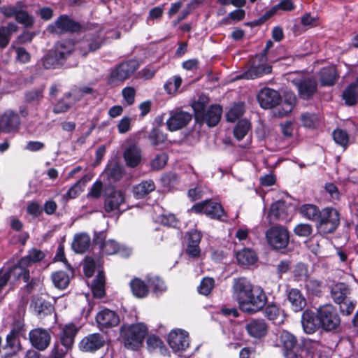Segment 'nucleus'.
Returning a JSON list of instances; mask_svg holds the SVG:
<instances>
[{"instance_id": "79ce46f5", "label": "nucleus", "mask_w": 358, "mask_h": 358, "mask_svg": "<svg viewBox=\"0 0 358 358\" xmlns=\"http://www.w3.org/2000/svg\"><path fill=\"white\" fill-rule=\"evenodd\" d=\"M299 212L306 219L317 222L320 211L315 205L305 204L301 206Z\"/></svg>"}, {"instance_id": "6e6d98bb", "label": "nucleus", "mask_w": 358, "mask_h": 358, "mask_svg": "<svg viewBox=\"0 0 358 358\" xmlns=\"http://www.w3.org/2000/svg\"><path fill=\"white\" fill-rule=\"evenodd\" d=\"M213 287L214 280L211 278H204L198 287V291L201 294L208 295Z\"/></svg>"}, {"instance_id": "1a4fd4ad", "label": "nucleus", "mask_w": 358, "mask_h": 358, "mask_svg": "<svg viewBox=\"0 0 358 358\" xmlns=\"http://www.w3.org/2000/svg\"><path fill=\"white\" fill-rule=\"evenodd\" d=\"M254 288L251 282L246 278H234L231 287L232 297L238 302L239 306L244 299L248 297V294Z\"/></svg>"}, {"instance_id": "cd10ccee", "label": "nucleus", "mask_w": 358, "mask_h": 358, "mask_svg": "<svg viewBox=\"0 0 358 358\" xmlns=\"http://www.w3.org/2000/svg\"><path fill=\"white\" fill-rule=\"evenodd\" d=\"M124 201V195L121 191H113L105 200L104 209L107 213L113 212L119 209Z\"/></svg>"}, {"instance_id": "a878e982", "label": "nucleus", "mask_w": 358, "mask_h": 358, "mask_svg": "<svg viewBox=\"0 0 358 358\" xmlns=\"http://www.w3.org/2000/svg\"><path fill=\"white\" fill-rule=\"evenodd\" d=\"M280 345L282 347L285 355L289 357L295 353L298 343L296 337L287 331H282L280 336Z\"/></svg>"}, {"instance_id": "6ab92c4d", "label": "nucleus", "mask_w": 358, "mask_h": 358, "mask_svg": "<svg viewBox=\"0 0 358 358\" xmlns=\"http://www.w3.org/2000/svg\"><path fill=\"white\" fill-rule=\"evenodd\" d=\"M301 324L303 331L308 334H313L321 327L317 314L308 310L303 313Z\"/></svg>"}, {"instance_id": "052dcab7", "label": "nucleus", "mask_w": 358, "mask_h": 358, "mask_svg": "<svg viewBox=\"0 0 358 358\" xmlns=\"http://www.w3.org/2000/svg\"><path fill=\"white\" fill-rule=\"evenodd\" d=\"M167 160V155L164 152L160 153L152 160L151 166L153 169L159 170L165 166Z\"/></svg>"}, {"instance_id": "f03ea898", "label": "nucleus", "mask_w": 358, "mask_h": 358, "mask_svg": "<svg viewBox=\"0 0 358 358\" xmlns=\"http://www.w3.org/2000/svg\"><path fill=\"white\" fill-rule=\"evenodd\" d=\"M139 66L138 62L135 59H130L122 62L113 69L108 79V83L111 85H119L129 78Z\"/></svg>"}, {"instance_id": "680f3d73", "label": "nucleus", "mask_w": 358, "mask_h": 358, "mask_svg": "<svg viewBox=\"0 0 358 358\" xmlns=\"http://www.w3.org/2000/svg\"><path fill=\"white\" fill-rule=\"evenodd\" d=\"M296 235L299 236H308L313 232V227L309 224H299L294 229Z\"/></svg>"}, {"instance_id": "09e8293b", "label": "nucleus", "mask_w": 358, "mask_h": 358, "mask_svg": "<svg viewBox=\"0 0 358 358\" xmlns=\"http://www.w3.org/2000/svg\"><path fill=\"white\" fill-rule=\"evenodd\" d=\"M208 103V99L206 96H200L196 101L192 103V108L195 113V119L196 121L200 120L204 113V108Z\"/></svg>"}, {"instance_id": "7ed1b4c3", "label": "nucleus", "mask_w": 358, "mask_h": 358, "mask_svg": "<svg viewBox=\"0 0 358 358\" xmlns=\"http://www.w3.org/2000/svg\"><path fill=\"white\" fill-rule=\"evenodd\" d=\"M265 238L272 248L282 250L287 248L289 243V232L283 226L274 225L266 231Z\"/></svg>"}, {"instance_id": "13d9d810", "label": "nucleus", "mask_w": 358, "mask_h": 358, "mask_svg": "<svg viewBox=\"0 0 358 358\" xmlns=\"http://www.w3.org/2000/svg\"><path fill=\"white\" fill-rule=\"evenodd\" d=\"M294 102H295L294 96H291L289 98L288 101L287 100L284 101L283 103H282V106H280L281 109L280 108L278 109V115L279 116H285L287 114H288L289 113H290L294 108Z\"/></svg>"}, {"instance_id": "9d476101", "label": "nucleus", "mask_w": 358, "mask_h": 358, "mask_svg": "<svg viewBox=\"0 0 358 358\" xmlns=\"http://www.w3.org/2000/svg\"><path fill=\"white\" fill-rule=\"evenodd\" d=\"M168 343L173 351H184L189 345L188 333L182 329L171 331L169 334Z\"/></svg>"}, {"instance_id": "c756f323", "label": "nucleus", "mask_w": 358, "mask_h": 358, "mask_svg": "<svg viewBox=\"0 0 358 358\" xmlns=\"http://www.w3.org/2000/svg\"><path fill=\"white\" fill-rule=\"evenodd\" d=\"M269 217L278 221L288 220L287 206L285 201H278L273 203L270 208Z\"/></svg>"}, {"instance_id": "e433bc0d", "label": "nucleus", "mask_w": 358, "mask_h": 358, "mask_svg": "<svg viewBox=\"0 0 358 358\" xmlns=\"http://www.w3.org/2000/svg\"><path fill=\"white\" fill-rule=\"evenodd\" d=\"M105 279L103 273L101 271L98 272L96 278L92 284V291L96 298H102L105 294L104 289Z\"/></svg>"}, {"instance_id": "0eeeda50", "label": "nucleus", "mask_w": 358, "mask_h": 358, "mask_svg": "<svg viewBox=\"0 0 358 358\" xmlns=\"http://www.w3.org/2000/svg\"><path fill=\"white\" fill-rule=\"evenodd\" d=\"M44 257L43 252L36 249L31 250L27 256L22 258L18 264L13 266L11 271L17 278H22L24 282L29 278V272L26 269V266L30 262H36L41 261Z\"/></svg>"}, {"instance_id": "864d4df0", "label": "nucleus", "mask_w": 358, "mask_h": 358, "mask_svg": "<svg viewBox=\"0 0 358 358\" xmlns=\"http://www.w3.org/2000/svg\"><path fill=\"white\" fill-rule=\"evenodd\" d=\"M182 83V79L179 76H175L169 79L164 85V88L169 94H174L177 92Z\"/></svg>"}, {"instance_id": "f3484780", "label": "nucleus", "mask_w": 358, "mask_h": 358, "mask_svg": "<svg viewBox=\"0 0 358 358\" xmlns=\"http://www.w3.org/2000/svg\"><path fill=\"white\" fill-rule=\"evenodd\" d=\"M123 157L127 166L134 168L142 162V151L139 146L132 144L127 147L123 152Z\"/></svg>"}, {"instance_id": "393cba45", "label": "nucleus", "mask_w": 358, "mask_h": 358, "mask_svg": "<svg viewBox=\"0 0 358 358\" xmlns=\"http://www.w3.org/2000/svg\"><path fill=\"white\" fill-rule=\"evenodd\" d=\"M287 299L294 312L302 310L306 306V298L301 292L296 288H292L288 291Z\"/></svg>"}, {"instance_id": "bf43d9fd", "label": "nucleus", "mask_w": 358, "mask_h": 358, "mask_svg": "<svg viewBox=\"0 0 358 358\" xmlns=\"http://www.w3.org/2000/svg\"><path fill=\"white\" fill-rule=\"evenodd\" d=\"M43 89H32L25 92V101L27 102H33L41 100L43 95Z\"/></svg>"}, {"instance_id": "ea45409f", "label": "nucleus", "mask_w": 358, "mask_h": 358, "mask_svg": "<svg viewBox=\"0 0 358 358\" xmlns=\"http://www.w3.org/2000/svg\"><path fill=\"white\" fill-rule=\"evenodd\" d=\"M357 85L352 83L348 86L343 93V99L345 103L349 106L355 105L358 101Z\"/></svg>"}, {"instance_id": "9b49d317", "label": "nucleus", "mask_w": 358, "mask_h": 358, "mask_svg": "<svg viewBox=\"0 0 358 358\" xmlns=\"http://www.w3.org/2000/svg\"><path fill=\"white\" fill-rule=\"evenodd\" d=\"M192 115L187 112L182 110L171 111L166 124L169 131H175L186 127L192 120Z\"/></svg>"}, {"instance_id": "473e14b6", "label": "nucleus", "mask_w": 358, "mask_h": 358, "mask_svg": "<svg viewBox=\"0 0 358 358\" xmlns=\"http://www.w3.org/2000/svg\"><path fill=\"white\" fill-rule=\"evenodd\" d=\"M236 259L239 264L249 266L254 264L257 262V257L252 250L243 248L237 252Z\"/></svg>"}, {"instance_id": "20e7f679", "label": "nucleus", "mask_w": 358, "mask_h": 358, "mask_svg": "<svg viewBox=\"0 0 358 358\" xmlns=\"http://www.w3.org/2000/svg\"><path fill=\"white\" fill-rule=\"evenodd\" d=\"M289 79L297 88L299 96L303 99H310L317 91L316 80L308 75L296 73Z\"/></svg>"}, {"instance_id": "b1692460", "label": "nucleus", "mask_w": 358, "mask_h": 358, "mask_svg": "<svg viewBox=\"0 0 358 358\" xmlns=\"http://www.w3.org/2000/svg\"><path fill=\"white\" fill-rule=\"evenodd\" d=\"M257 58L252 61V66L242 76L245 79H255L271 71V67L266 64L257 63Z\"/></svg>"}, {"instance_id": "aec40b11", "label": "nucleus", "mask_w": 358, "mask_h": 358, "mask_svg": "<svg viewBox=\"0 0 358 358\" xmlns=\"http://www.w3.org/2000/svg\"><path fill=\"white\" fill-rule=\"evenodd\" d=\"M202 234L197 230H192L188 232L187 245L186 253L193 257H199L201 253L199 243L201 242Z\"/></svg>"}, {"instance_id": "58836bf2", "label": "nucleus", "mask_w": 358, "mask_h": 358, "mask_svg": "<svg viewBox=\"0 0 358 358\" xmlns=\"http://www.w3.org/2000/svg\"><path fill=\"white\" fill-rule=\"evenodd\" d=\"M72 348L63 345L57 341H55L51 348L48 358H65L71 352Z\"/></svg>"}, {"instance_id": "5701e85b", "label": "nucleus", "mask_w": 358, "mask_h": 358, "mask_svg": "<svg viewBox=\"0 0 358 358\" xmlns=\"http://www.w3.org/2000/svg\"><path fill=\"white\" fill-rule=\"evenodd\" d=\"M222 109L219 105L210 106L207 111L200 117L201 122H206L210 127H215L220 120Z\"/></svg>"}, {"instance_id": "423d86ee", "label": "nucleus", "mask_w": 358, "mask_h": 358, "mask_svg": "<svg viewBox=\"0 0 358 358\" xmlns=\"http://www.w3.org/2000/svg\"><path fill=\"white\" fill-rule=\"evenodd\" d=\"M321 327L326 331L335 329L340 324V317L331 304L320 306L317 311Z\"/></svg>"}, {"instance_id": "603ef678", "label": "nucleus", "mask_w": 358, "mask_h": 358, "mask_svg": "<svg viewBox=\"0 0 358 358\" xmlns=\"http://www.w3.org/2000/svg\"><path fill=\"white\" fill-rule=\"evenodd\" d=\"M244 113V106L243 103L234 105L227 113V119L229 122H235Z\"/></svg>"}, {"instance_id": "f704fd0d", "label": "nucleus", "mask_w": 358, "mask_h": 358, "mask_svg": "<svg viewBox=\"0 0 358 358\" xmlns=\"http://www.w3.org/2000/svg\"><path fill=\"white\" fill-rule=\"evenodd\" d=\"M205 214L213 219L222 220L224 211L220 203L206 200Z\"/></svg>"}, {"instance_id": "72a5a7b5", "label": "nucleus", "mask_w": 358, "mask_h": 358, "mask_svg": "<svg viewBox=\"0 0 358 358\" xmlns=\"http://www.w3.org/2000/svg\"><path fill=\"white\" fill-rule=\"evenodd\" d=\"M130 287L133 294L139 299L145 298L149 293L147 285L139 278H134L130 282Z\"/></svg>"}, {"instance_id": "7c9ffc66", "label": "nucleus", "mask_w": 358, "mask_h": 358, "mask_svg": "<svg viewBox=\"0 0 358 358\" xmlns=\"http://www.w3.org/2000/svg\"><path fill=\"white\" fill-rule=\"evenodd\" d=\"M248 334L255 338H260L266 335L267 326L263 320H253L246 325Z\"/></svg>"}, {"instance_id": "37998d69", "label": "nucleus", "mask_w": 358, "mask_h": 358, "mask_svg": "<svg viewBox=\"0 0 358 358\" xmlns=\"http://www.w3.org/2000/svg\"><path fill=\"white\" fill-rule=\"evenodd\" d=\"M64 63V61L52 50L43 59V66L45 69H55Z\"/></svg>"}, {"instance_id": "ddd939ff", "label": "nucleus", "mask_w": 358, "mask_h": 358, "mask_svg": "<svg viewBox=\"0 0 358 358\" xmlns=\"http://www.w3.org/2000/svg\"><path fill=\"white\" fill-rule=\"evenodd\" d=\"M20 118L17 113L8 110L0 117L1 131L6 134L17 132L20 126Z\"/></svg>"}, {"instance_id": "412c9836", "label": "nucleus", "mask_w": 358, "mask_h": 358, "mask_svg": "<svg viewBox=\"0 0 358 358\" xmlns=\"http://www.w3.org/2000/svg\"><path fill=\"white\" fill-rule=\"evenodd\" d=\"M104 345V340L99 334H92L85 337L80 343V349L85 352H93Z\"/></svg>"}, {"instance_id": "4468645a", "label": "nucleus", "mask_w": 358, "mask_h": 358, "mask_svg": "<svg viewBox=\"0 0 358 358\" xmlns=\"http://www.w3.org/2000/svg\"><path fill=\"white\" fill-rule=\"evenodd\" d=\"M29 336L32 346L38 350H45L50 343V334L47 329L43 328H36L31 330Z\"/></svg>"}, {"instance_id": "c85d7f7f", "label": "nucleus", "mask_w": 358, "mask_h": 358, "mask_svg": "<svg viewBox=\"0 0 358 358\" xmlns=\"http://www.w3.org/2000/svg\"><path fill=\"white\" fill-rule=\"evenodd\" d=\"M350 294L348 286L343 282H338L334 285L331 289V296L335 303L341 304Z\"/></svg>"}, {"instance_id": "8fccbe9b", "label": "nucleus", "mask_w": 358, "mask_h": 358, "mask_svg": "<svg viewBox=\"0 0 358 358\" xmlns=\"http://www.w3.org/2000/svg\"><path fill=\"white\" fill-rule=\"evenodd\" d=\"M305 287L308 292L317 295L322 291V282L317 279L308 278L306 281Z\"/></svg>"}, {"instance_id": "4be33fe9", "label": "nucleus", "mask_w": 358, "mask_h": 358, "mask_svg": "<svg viewBox=\"0 0 358 358\" xmlns=\"http://www.w3.org/2000/svg\"><path fill=\"white\" fill-rule=\"evenodd\" d=\"M78 331V328L72 323L64 325L61 329L57 341L63 344V345L73 348Z\"/></svg>"}, {"instance_id": "338daca9", "label": "nucleus", "mask_w": 358, "mask_h": 358, "mask_svg": "<svg viewBox=\"0 0 358 358\" xmlns=\"http://www.w3.org/2000/svg\"><path fill=\"white\" fill-rule=\"evenodd\" d=\"M206 190L207 189L205 187L198 185L188 191V196L192 201L199 199L203 196Z\"/></svg>"}, {"instance_id": "de8ad7c7", "label": "nucleus", "mask_w": 358, "mask_h": 358, "mask_svg": "<svg viewBox=\"0 0 358 358\" xmlns=\"http://www.w3.org/2000/svg\"><path fill=\"white\" fill-rule=\"evenodd\" d=\"M147 282L155 293H162L166 289L164 281L157 276H148Z\"/></svg>"}, {"instance_id": "bb28decb", "label": "nucleus", "mask_w": 358, "mask_h": 358, "mask_svg": "<svg viewBox=\"0 0 358 358\" xmlns=\"http://www.w3.org/2000/svg\"><path fill=\"white\" fill-rule=\"evenodd\" d=\"M338 72L334 66H327L322 69L319 73V80L321 86H333L338 78Z\"/></svg>"}, {"instance_id": "f257e3e1", "label": "nucleus", "mask_w": 358, "mask_h": 358, "mask_svg": "<svg viewBox=\"0 0 358 358\" xmlns=\"http://www.w3.org/2000/svg\"><path fill=\"white\" fill-rule=\"evenodd\" d=\"M147 334L148 328L143 323L124 325L120 332L124 346L133 350L140 348Z\"/></svg>"}, {"instance_id": "c9c22d12", "label": "nucleus", "mask_w": 358, "mask_h": 358, "mask_svg": "<svg viewBox=\"0 0 358 358\" xmlns=\"http://www.w3.org/2000/svg\"><path fill=\"white\" fill-rule=\"evenodd\" d=\"M155 185L151 180L142 181L141 183L134 187V194L136 198L141 199L148 194L150 192L154 191Z\"/></svg>"}, {"instance_id": "a211bd4d", "label": "nucleus", "mask_w": 358, "mask_h": 358, "mask_svg": "<svg viewBox=\"0 0 358 358\" xmlns=\"http://www.w3.org/2000/svg\"><path fill=\"white\" fill-rule=\"evenodd\" d=\"M96 321L101 328H110L117 326L120 319L114 311L106 308L98 313Z\"/></svg>"}, {"instance_id": "49530a36", "label": "nucleus", "mask_w": 358, "mask_h": 358, "mask_svg": "<svg viewBox=\"0 0 358 358\" xmlns=\"http://www.w3.org/2000/svg\"><path fill=\"white\" fill-rule=\"evenodd\" d=\"M15 18L18 23L26 27H31L34 24V17L23 10H18Z\"/></svg>"}, {"instance_id": "0e129e2a", "label": "nucleus", "mask_w": 358, "mask_h": 358, "mask_svg": "<svg viewBox=\"0 0 358 358\" xmlns=\"http://www.w3.org/2000/svg\"><path fill=\"white\" fill-rule=\"evenodd\" d=\"M157 219L159 222L166 226L175 227L177 224V219L173 214H162Z\"/></svg>"}, {"instance_id": "2eb2a0df", "label": "nucleus", "mask_w": 358, "mask_h": 358, "mask_svg": "<svg viewBox=\"0 0 358 358\" xmlns=\"http://www.w3.org/2000/svg\"><path fill=\"white\" fill-rule=\"evenodd\" d=\"M257 100L262 108L267 109L278 106L281 98L277 91L270 88H264L258 93Z\"/></svg>"}, {"instance_id": "4d7b16f0", "label": "nucleus", "mask_w": 358, "mask_h": 358, "mask_svg": "<svg viewBox=\"0 0 358 358\" xmlns=\"http://www.w3.org/2000/svg\"><path fill=\"white\" fill-rule=\"evenodd\" d=\"M265 315L270 320H273L275 323L280 324L282 320L276 321L280 317L279 308L275 305H268L265 308Z\"/></svg>"}, {"instance_id": "e2e57ef3", "label": "nucleus", "mask_w": 358, "mask_h": 358, "mask_svg": "<svg viewBox=\"0 0 358 358\" xmlns=\"http://www.w3.org/2000/svg\"><path fill=\"white\" fill-rule=\"evenodd\" d=\"M15 51L16 53V60L18 62L22 64H26L30 61L31 55L24 48H15Z\"/></svg>"}, {"instance_id": "dca6fc26", "label": "nucleus", "mask_w": 358, "mask_h": 358, "mask_svg": "<svg viewBox=\"0 0 358 358\" xmlns=\"http://www.w3.org/2000/svg\"><path fill=\"white\" fill-rule=\"evenodd\" d=\"M106 235L104 231L99 232L95 235V244L99 245L101 252L105 255H110L115 254L118 249V243L112 239L106 240Z\"/></svg>"}, {"instance_id": "4c0bfd02", "label": "nucleus", "mask_w": 358, "mask_h": 358, "mask_svg": "<svg viewBox=\"0 0 358 358\" xmlns=\"http://www.w3.org/2000/svg\"><path fill=\"white\" fill-rule=\"evenodd\" d=\"M75 49V45L71 41L59 43L53 50L64 62Z\"/></svg>"}, {"instance_id": "a19ab883", "label": "nucleus", "mask_w": 358, "mask_h": 358, "mask_svg": "<svg viewBox=\"0 0 358 358\" xmlns=\"http://www.w3.org/2000/svg\"><path fill=\"white\" fill-rule=\"evenodd\" d=\"M294 280L299 281H306L309 278L308 266V265L299 262L293 268L292 271Z\"/></svg>"}, {"instance_id": "5fc2aeb1", "label": "nucleus", "mask_w": 358, "mask_h": 358, "mask_svg": "<svg viewBox=\"0 0 358 358\" xmlns=\"http://www.w3.org/2000/svg\"><path fill=\"white\" fill-rule=\"evenodd\" d=\"M333 138H334V141L337 144H338L343 147H345L348 143V141H349L348 134L344 130H342V129L334 130V131L333 133Z\"/></svg>"}, {"instance_id": "f8f14e48", "label": "nucleus", "mask_w": 358, "mask_h": 358, "mask_svg": "<svg viewBox=\"0 0 358 358\" xmlns=\"http://www.w3.org/2000/svg\"><path fill=\"white\" fill-rule=\"evenodd\" d=\"M80 29V24L66 15L60 16L54 24H50L48 27L49 31L57 34L78 31Z\"/></svg>"}, {"instance_id": "c03bdc74", "label": "nucleus", "mask_w": 358, "mask_h": 358, "mask_svg": "<svg viewBox=\"0 0 358 358\" xmlns=\"http://www.w3.org/2000/svg\"><path fill=\"white\" fill-rule=\"evenodd\" d=\"M52 282L56 287L60 289H65L69 283V277L64 271H57L52 274Z\"/></svg>"}, {"instance_id": "a18cd8bd", "label": "nucleus", "mask_w": 358, "mask_h": 358, "mask_svg": "<svg viewBox=\"0 0 358 358\" xmlns=\"http://www.w3.org/2000/svg\"><path fill=\"white\" fill-rule=\"evenodd\" d=\"M250 129V123L247 120H240L234 129V134L238 141L242 140Z\"/></svg>"}, {"instance_id": "69168bd1", "label": "nucleus", "mask_w": 358, "mask_h": 358, "mask_svg": "<svg viewBox=\"0 0 358 358\" xmlns=\"http://www.w3.org/2000/svg\"><path fill=\"white\" fill-rule=\"evenodd\" d=\"M96 266V261L92 257H87L85 259L83 268L85 275L88 278L92 276Z\"/></svg>"}, {"instance_id": "39448f33", "label": "nucleus", "mask_w": 358, "mask_h": 358, "mask_svg": "<svg viewBox=\"0 0 358 358\" xmlns=\"http://www.w3.org/2000/svg\"><path fill=\"white\" fill-rule=\"evenodd\" d=\"M266 296L262 289L254 288L239 305L241 310L248 313H255L260 310L266 304Z\"/></svg>"}, {"instance_id": "2f4dec72", "label": "nucleus", "mask_w": 358, "mask_h": 358, "mask_svg": "<svg viewBox=\"0 0 358 358\" xmlns=\"http://www.w3.org/2000/svg\"><path fill=\"white\" fill-rule=\"evenodd\" d=\"M90 245V238L87 234H80L75 236L72 243V249L76 253H84Z\"/></svg>"}, {"instance_id": "3c124183", "label": "nucleus", "mask_w": 358, "mask_h": 358, "mask_svg": "<svg viewBox=\"0 0 358 358\" xmlns=\"http://www.w3.org/2000/svg\"><path fill=\"white\" fill-rule=\"evenodd\" d=\"M149 140L155 145H159L165 142L166 135L158 129H153L149 134Z\"/></svg>"}, {"instance_id": "774afa93", "label": "nucleus", "mask_w": 358, "mask_h": 358, "mask_svg": "<svg viewBox=\"0 0 358 358\" xmlns=\"http://www.w3.org/2000/svg\"><path fill=\"white\" fill-rule=\"evenodd\" d=\"M106 173L109 178L117 180L122 176V170L119 165L115 164L106 169Z\"/></svg>"}, {"instance_id": "6e6552de", "label": "nucleus", "mask_w": 358, "mask_h": 358, "mask_svg": "<svg viewBox=\"0 0 358 358\" xmlns=\"http://www.w3.org/2000/svg\"><path fill=\"white\" fill-rule=\"evenodd\" d=\"M318 226L326 233L333 232L340 223L338 212L332 208H326L320 212L317 220Z\"/></svg>"}]
</instances>
